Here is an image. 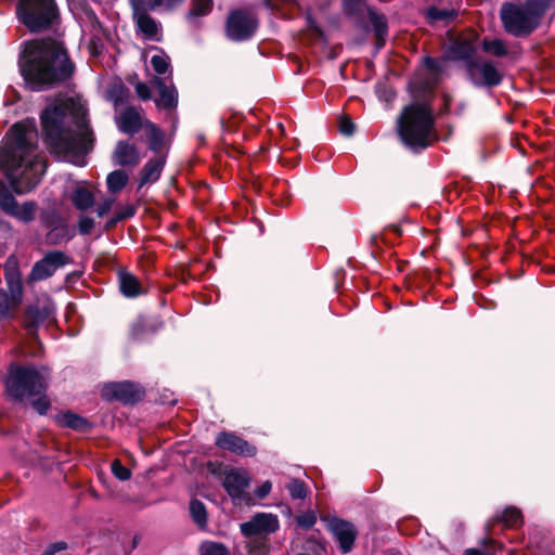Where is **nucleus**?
<instances>
[{
	"mask_svg": "<svg viewBox=\"0 0 555 555\" xmlns=\"http://www.w3.org/2000/svg\"><path fill=\"white\" fill-rule=\"evenodd\" d=\"M44 140L56 156L74 162L93 145L87 109L74 98H57L40 116Z\"/></svg>",
	"mask_w": 555,
	"mask_h": 555,
	"instance_id": "nucleus-1",
	"label": "nucleus"
},
{
	"mask_svg": "<svg viewBox=\"0 0 555 555\" xmlns=\"http://www.w3.org/2000/svg\"><path fill=\"white\" fill-rule=\"evenodd\" d=\"M37 129L34 124H15L0 147V163L16 194L33 191L46 171V162L37 151Z\"/></svg>",
	"mask_w": 555,
	"mask_h": 555,
	"instance_id": "nucleus-2",
	"label": "nucleus"
},
{
	"mask_svg": "<svg viewBox=\"0 0 555 555\" xmlns=\"http://www.w3.org/2000/svg\"><path fill=\"white\" fill-rule=\"evenodd\" d=\"M21 74L33 91H42L67 81L75 65L62 43L53 39L26 44L20 60Z\"/></svg>",
	"mask_w": 555,
	"mask_h": 555,
	"instance_id": "nucleus-3",
	"label": "nucleus"
},
{
	"mask_svg": "<svg viewBox=\"0 0 555 555\" xmlns=\"http://www.w3.org/2000/svg\"><path fill=\"white\" fill-rule=\"evenodd\" d=\"M434 124L429 105L413 103L406 106L398 118V133L405 146L420 152L435 141Z\"/></svg>",
	"mask_w": 555,
	"mask_h": 555,
	"instance_id": "nucleus-4",
	"label": "nucleus"
},
{
	"mask_svg": "<svg viewBox=\"0 0 555 555\" xmlns=\"http://www.w3.org/2000/svg\"><path fill=\"white\" fill-rule=\"evenodd\" d=\"M553 7V0H525L524 2H506L500 10L504 29L515 37H527L533 33L546 11Z\"/></svg>",
	"mask_w": 555,
	"mask_h": 555,
	"instance_id": "nucleus-5",
	"label": "nucleus"
},
{
	"mask_svg": "<svg viewBox=\"0 0 555 555\" xmlns=\"http://www.w3.org/2000/svg\"><path fill=\"white\" fill-rule=\"evenodd\" d=\"M47 387L46 376L30 366H16L11 369L7 382V390L15 400H24L40 396Z\"/></svg>",
	"mask_w": 555,
	"mask_h": 555,
	"instance_id": "nucleus-6",
	"label": "nucleus"
},
{
	"mask_svg": "<svg viewBox=\"0 0 555 555\" xmlns=\"http://www.w3.org/2000/svg\"><path fill=\"white\" fill-rule=\"evenodd\" d=\"M18 21L30 31L48 28L56 16L54 0H18L16 7Z\"/></svg>",
	"mask_w": 555,
	"mask_h": 555,
	"instance_id": "nucleus-7",
	"label": "nucleus"
},
{
	"mask_svg": "<svg viewBox=\"0 0 555 555\" xmlns=\"http://www.w3.org/2000/svg\"><path fill=\"white\" fill-rule=\"evenodd\" d=\"M465 72L469 81L477 88H493L503 80L502 72L488 60L469 61L465 65Z\"/></svg>",
	"mask_w": 555,
	"mask_h": 555,
	"instance_id": "nucleus-8",
	"label": "nucleus"
},
{
	"mask_svg": "<svg viewBox=\"0 0 555 555\" xmlns=\"http://www.w3.org/2000/svg\"><path fill=\"white\" fill-rule=\"evenodd\" d=\"M258 22L251 13L236 10L228 16L225 33L233 41H244L255 34Z\"/></svg>",
	"mask_w": 555,
	"mask_h": 555,
	"instance_id": "nucleus-9",
	"label": "nucleus"
},
{
	"mask_svg": "<svg viewBox=\"0 0 555 555\" xmlns=\"http://www.w3.org/2000/svg\"><path fill=\"white\" fill-rule=\"evenodd\" d=\"M70 261L72 259L61 250L49 251L42 259L35 262L28 280L30 282L47 280L52 276L57 269Z\"/></svg>",
	"mask_w": 555,
	"mask_h": 555,
	"instance_id": "nucleus-10",
	"label": "nucleus"
},
{
	"mask_svg": "<svg viewBox=\"0 0 555 555\" xmlns=\"http://www.w3.org/2000/svg\"><path fill=\"white\" fill-rule=\"evenodd\" d=\"M279 518L273 514L257 513L249 521L240 525L241 532L246 538L262 537L278 531Z\"/></svg>",
	"mask_w": 555,
	"mask_h": 555,
	"instance_id": "nucleus-11",
	"label": "nucleus"
},
{
	"mask_svg": "<svg viewBox=\"0 0 555 555\" xmlns=\"http://www.w3.org/2000/svg\"><path fill=\"white\" fill-rule=\"evenodd\" d=\"M103 391L107 399H116L124 403H135L144 396V390L138 384L128 380L111 383Z\"/></svg>",
	"mask_w": 555,
	"mask_h": 555,
	"instance_id": "nucleus-12",
	"label": "nucleus"
},
{
	"mask_svg": "<svg viewBox=\"0 0 555 555\" xmlns=\"http://www.w3.org/2000/svg\"><path fill=\"white\" fill-rule=\"evenodd\" d=\"M249 476L244 469H230L224 472L222 485L234 502H241L249 487Z\"/></svg>",
	"mask_w": 555,
	"mask_h": 555,
	"instance_id": "nucleus-13",
	"label": "nucleus"
},
{
	"mask_svg": "<svg viewBox=\"0 0 555 555\" xmlns=\"http://www.w3.org/2000/svg\"><path fill=\"white\" fill-rule=\"evenodd\" d=\"M328 529L339 543V547L344 554L349 553L357 538L356 527L346 520L333 518L328 521Z\"/></svg>",
	"mask_w": 555,
	"mask_h": 555,
	"instance_id": "nucleus-14",
	"label": "nucleus"
},
{
	"mask_svg": "<svg viewBox=\"0 0 555 555\" xmlns=\"http://www.w3.org/2000/svg\"><path fill=\"white\" fill-rule=\"evenodd\" d=\"M53 307L50 304L29 305L25 309L23 325L28 335L36 337L39 326L52 314Z\"/></svg>",
	"mask_w": 555,
	"mask_h": 555,
	"instance_id": "nucleus-15",
	"label": "nucleus"
},
{
	"mask_svg": "<svg viewBox=\"0 0 555 555\" xmlns=\"http://www.w3.org/2000/svg\"><path fill=\"white\" fill-rule=\"evenodd\" d=\"M216 444L220 449L230 451L236 455L254 456L257 452L256 447L249 444L234 433H220L216 438Z\"/></svg>",
	"mask_w": 555,
	"mask_h": 555,
	"instance_id": "nucleus-16",
	"label": "nucleus"
},
{
	"mask_svg": "<svg viewBox=\"0 0 555 555\" xmlns=\"http://www.w3.org/2000/svg\"><path fill=\"white\" fill-rule=\"evenodd\" d=\"M145 120L146 119H143L140 111L133 106L125 107L115 117L119 131L131 135L138 133L141 129H144Z\"/></svg>",
	"mask_w": 555,
	"mask_h": 555,
	"instance_id": "nucleus-17",
	"label": "nucleus"
},
{
	"mask_svg": "<svg viewBox=\"0 0 555 555\" xmlns=\"http://www.w3.org/2000/svg\"><path fill=\"white\" fill-rule=\"evenodd\" d=\"M132 17L138 31L146 40L159 41L162 25L149 13L132 12Z\"/></svg>",
	"mask_w": 555,
	"mask_h": 555,
	"instance_id": "nucleus-18",
	"label": "nucleus"
},
{
	"mask_svg": "<svg viewBox=\"0 0 555 555\" xmlns=\"http://www.w3.org/2000/svg\"><path fill=\"white\" fill-rule=\"evenodd\" d=\"M23 301V295L0 289V322L13 320Z\"/></svg>",
	"mask_w": 555,
	"mask_h": 555,
	"instance_id": "nucleus-19",
	"label": "nucleus"
},
{
	"mask_svg": "<svg viewBox=\"0 0 555 555\" xmlns=\"http://www.w3.org/2000/svg\"><path fill=\"white\" fill-rule=\"evenodd\" d=\"M114 160L121 167L135 166L140 162V155L134 144L119 141L113 154Z\"/></svg>",
	"mask_w": 555,
	"mask_h": 555,
	"instance_id": "nucleus-20",
	"label": "nucleus"
},
{
	"mask_svg": "<svg viewBox=\"0 0 555 555\" xmlns=\"http://www.w3.org/2000/svg\"><path fill=\"white\" fill-rule=\"evenodd\" d=\"M165 163V156L162 155L150 159L140 171L139 188L155 183L160 178Z\"/></svg>",
	"mask_w": 555,
	"mask_h": 555,
	"instance_id": "nucleus-21",
	"label": "nucleus"
},
{
	"mask_svg": "<svg viewBox=\"0 0 555 555\" xmlns=\"http://www.w3.org/2000/svg\"><path fill=\"white\" fill-rule=\"evenodd\" d=\"M155 86L158 88L159 98L156 104L166 109H172L178 104V91L173 86H167L160 78H155Z\"/></svg>",
	"mask_w": 555,
	"mask_h": 555,
	"instance_id": "nucleus-22",
	"label": "nucleus"
},
{
	"mask_svg": "<svg viewBox=\"0 0 555 555\" xmlns=\"http://www.w3.org/2000/svg\"><path fill=\"white\" fill-rule=\"evenodd\" d=\"M69 199L73 206L80 211H87L95 204V197L93 193L86 186L81 185L76 186L70 192Z\"/></svg>",
	"mask_w": 555,
	"mask_h": 555,
	"instance_id": "nucleus-23",
	"label": "nucleus"
},
{
	"mask_svg": "<svg viewBox=\"0 0 555 555\" xmlns=\"http://www.w3.org/2000/svg\"><path fill=\"white\" fill-rule=\"evenodd\" d=\"M4 279L7 283V288H4V291H9L21 295L24 294L22 276L15 261L9 260L5 263Z\"/></svg>",
	"mask_w": 555,
	"mask_h": 555,
	"instance_id": "nucleus-24",
	"label": "nucleus"
},
{
	"mask_svg": "<svg viewBox=\"0 0 555 555\" xmlns=\"http://www.w3.org/2000/svg\"><path fill=\"white\" fill-rule=\"evenodd\" d=\"M106 98L117 108L127 104L131 98V92L120 80L114 81L106 90Z\"/></svg>",
	"mask_w": 555,
	"mask_h": 555,
	"instance_id": "nucleus-25",
	"label": "nucleus"
},
{
	"mask_svg": "<svg viewBox=\"0 0 555 555\" xmlns=\"http://www.w3.org/2000/svg\"><path fill=\"white\" fill-rule=\"evenodd\" d=\"M119 288L124 296L132 298L143 293L140 281L131 273L119 272Z\"/></svg>",
	"mask_w": 555,
	"mask_h": 555,
	"instance_id": "nucleus-26",
	"label": "nucleus"
},
{
	"mask_svg": "<svg viewBox=\"0 0 555 555\" xmlns=\"http://www.w3.org/2000/svg\"><path fill=\"white\" fill-rule=\"evenodd\" d=\"M475 47L469 41H455L449 49V57L452 60L464 61V66L474 59Z\"/></svg>",
	"mask_w": 555,
	"mask_h": 555,
	"instance_id": "nucleus-27",
	"label": "nucleus"
},
{
	"mask_svg": "<svg viewBox=\"0 0 555 555\" xmlns=\"http://www.w3.org/2000/svg\"><path fill=\"white\" fill-rule=\"evenodd\" d=\"M57 422L63 427H68L79 431H87L91 428L90 422L75 413L66 412L57 416Z\"/></svg>",
	"mask_w": 555,
	"mask_h": 555,
	"instance_id": "nucleus-28",
	"label": "nucleus"
},
{
	"mask_svg": "<svg viewBox=\"0 0 555 555\" xmlns=\"http://www.w3.org/2000/svg\"><path fill=\"white\" fill-rule=\"evenodd\" d=\"M492 521L502 522L507 528H515L522 522V515L517 507L508 506L496 513Z\"/></svg>",
	"mask_w": 555,
	"mask_h": 555,
	"instance_id": "nucleus-29",
	"label": "nucleus"
},
{
	"mask_svg": "<svg viewBox=\"0 0 555 555\" xmlns=\"http://www.w3.org/2000/svg\"><path fill=\"white\" fill-rule=\"evenodd\" d=\"M369 17L376 37V44L382 48L388 34L387 20L385 15L376 12H370Z\"/></svg>",
	"mask_w": 555,
	"mask_h": 555,
	"instance_id": "nucleus-30",
	"label": "nucleus"
},
{
	"mask_svg": "<svg viewBox=\"0 0 555 555\" xmlns=\"http://www.w3.org/2000/svg\"><path fill=\"white\" fill-rule=\"evenodd\" d=\"M144 131L147 137L149 147L158 152L163 147L165 134L163 130L149 119L145 120Z\"/></svg>",
	"mask_w": 555,
	"mask_h": 555,
	"instance_id": "nucleus-31",
	"label": "nucleus"
},
{
	"mask_svg": "<svg viewBox=\"0 0 555 555\" xmlns=\"http://www.w3.org/2000/svg\"><path fill=\"white\" fill-rule=\"evenodd\" d=\"M35 210L36 204L34 202H26L22 206L17 203L10 216L27 223L34 220Z\"/></svg>",
	"mask_w": 555,
	"mask_h": 555,
	"instance_id": "nucleus-32",
	"label": "nucleus"
},
{
	"mask_svg": "<svg viewBox=\"0 0 555 555\" xmlns=\"http://www.w3.org/2000/svg\"><path fill=\"white\" fill-rule=\"evenodd\" d=\"M456 16V11L453 9H441L430 7L426 10V17L429 22H449Z\"/></svg>",
	"mask_w": 555,
	"mask_h": 555,
	"instance_id": "nucleus-33",
	"label": "nucleus"
},
{
	"mask_svg": "<svg viewBox=\"0 0 555 555\" xmlns=\"http://www.w3.org/2000/svg\"><path fill=\"white\" fill-rule=\"evenodd\" d=\"M128 182V175L122 170H115L107 176V189L112 193L121 191Z\"/></svg>",
	"mask_w": 555,
	"mask_h": 555,
	"instance_id": "nucleus-34",
	"label": "nucleus"
},
{
	"mask_svg": "<svg viewBox=\"0 0 555 555\" xmlns=\"http://www.w3.org/2000/svg\"><path fill=\"white\" fill-rule=\"evenodd\" d=\"M214 5V0H192L191 8L188 12V18L192 20L199 16H205L210 13Z\"/></svg>",
	"mask_w": 555,
	"mask_h": 555,
	"instance_id": "nucleus-35",
	"label": "nucleus"
},
{
	"mask_svg": "<svg viewBox=\"0 0 555 555\" xmlns=\"http://www.w3.org/2000/svg\"><path fill=\"white\" fill-rule=\"evenodd\" d=\"M270 543L267 537L251 538L248 542L249 555H269Z\"/></svg>",
	"mask_w": 555,
	"mask_h": 555,
	"instance_id": "nucleus-36",
	"label": "nucleus"
},
{
	"mask_svg": "<svg viewBox=\"0 0 555 555\" xmlns=\"http://www.w3.org/2000/svg\"><path fill=\"white\" fill-rule=\"evenodd\" d=\"M190 513L193 520L199 526L205 527L207 524V512L203 502L199 500H192L190 503Z\"/></svg>",
	"mask_w": 555,
	"mask_h": 555,
	"instance_id": "nucleus-37",
	"label": "nucleus"
},
{
	"mask_svg": "<svg viewBox=\"0 0 555 555\" xmlns=\"http://www.w3.org/2000/svg\"><path fill=\"white\" fill-rule=\"evenodd\" d=\"M482 49L485 52L494 56H505L507 54V48L501 39H483Z\"/></svg>",
	"mask_w": 555,
	"mask_h": 555,
	"instance_id": "nucleus-38",
	"label": "nucleus"
},
{
	"mask_svg": "<svg viewBox=\"0 0 555 555\" xmlns=\"http://www.w3.org/2000/svg\"><path fill=\"white\" fill-rule=\"evenodd\" d=\"M130 5L137 13L159 12L157 0H130Z\"/></svg>",
	"mask_w": 555,
	"mask_h": 555,
	"instance_id": "nucleus-39",
	"label": "nucleus"
},
{
	"mask_svg": "<svg viewBox=\"0 0 555 555\" xmlns=\"http://www.w3.org/2000/svg\"><path fill=\"white\" fill-rule=\"evenodd\" d=\"M17 202L11 192L4 185H0V208L10 216Z\"/></svg>",
	"mask_w": 555,
	"mask_h": 555,
	"instance_id": "nucleus-40",
	"label": "nucleus"
},
{
	"mask_svg": "<svg viewBox=\"0 0 555 555\" xmlns=\"http://www.w3.org/2000/svg\"><path fill=\"white\" fill-rule=\"evenodd\" d=\"M72 237L66 227H56L47 234V242L51 245H57L62 242H68Z\"/></svg>",
	"mask_w": 555,
	"mask_h": 555,
	"instance_id": "nucleus-41",
	"label": "nucleus"
},
{
	"mask_svg": "<svg viewBox=\"0 0 555 555\" xmlns=\"http://www.w3.org/2000/svg\"><path fill=\"white\" fill-rule=\"evenodd\" d=\"M153 69L158 74L163 75L167 73L170 64L169 59L166 55H153L151 60Z\"/></svg>",
	"mask_w": 555,
	"mask_h": 555,
	"instance_id": "nucleus-42",
	"label": "nucleus"
},
{
	"mask_svg": "<svg viewBox=\"0 0 555 555\" xmlns=\"http://www.w3.org/2000/svg\"><path fill=\"white\" fill-rule=\"evenodd\" d=\"M202 555H228V550L220 543L209 542L202 545Z\"/></svg>",
	"mask_w": 555,
	"mask_h": 555,
	"instance_id": "nucleus-43",
	"label": "nucleus"
},
{
	"mask_svg": "<svg viewBox=\"0 0 555 555\" xmlns=\"http://www.w3.org/2000/svg\"><path fill=\"white\" fill-rule=\"evenodd\" d=\"M111 468L114 476L121 481L128 480L131 477V472L119 460H114Z\"/></svg>",
	"mask_w": 555,
	"mask_h": 555,
	"instance_id": "nucleus-44",
	"label": "nucleus"
},
{
	"mask_svg": "<svg viewBox=\"0 0 555 555\" xmlns=\"http://www.w3.org/2000/svg\"><path fill=\"white\" fill-rule=\"evenodd\" d=\"M296 522L304 529H310L317 522V515L313 511H308L296 517Z\"/></svg>",
	"mask_w": 555,
	"mask_h": 555,
	"instance_id": "nucleus-45",
	"label": "nucleus"
},
{
	"mask_svg": "<svg viewBox=\"0 0 555 555\" xmlns=\"http://www.w3.org/2000/svg\"><path fill=\"white\" fill-rule=\"evenodd\" d=\"M287 490L293 499H304L306 496L305 483L300 480H293L287 485Z\"/></svg>",
	"mask_w": 555,
	"mask_h": 555,
	"instance_id": "nucleus-46",
	"label": "nucleus"
},
{
	"mask_svg": "<svg viewBox=\"0 0 555 555\" xmlns=\"http://www.w3.org/2000/svg\"><path fill=\"white\" fill-rule=\"evenodd\" d=\"M94 228V220L88 216H80L78 220V230L82 235H88Z\"/></svg>",
	"mask_w": 555,
	"mask_h": 555,
	"instance_id": "nucleus-47",
	"label": "nucleus"
},
{
	"mask_svg": "<svg viewBox=\"0 0 555 555\" xmlns=\"http://www.w3.org/2000/svg\"><path fill=\"white\" fill-rule=\"evenodd\" d=\"M338 127H339L340 133H343L344 135L350 137L354 132V124L347 116H344L339 119Z\"/></svg>",
	"mask_w": 555,
	"mask_h": 555,
	"instance_id": "nucleus-48",
	"label": "nucleus"
},
{
	"mask_svg": "<svg viewBox=\"0 0 555 555\" xmlns=\"http://www.w3.org/2000/svg\"><path fill=\"white\" fill-rule=\"evenodd\" d=\"M134 89H135L137 95L142 101H147L152 98V90L145 82H141V81L137 82L134 85Z\"/></svg>",
	"mask_w": 555,
	"mask_h": 555,
	"instance_id": "nucleus-49",
	"label": "nucleus"
},
{
	"mask_svg": "<svg viewBox=\"0 0 555 555\" xmlns=\"http://www.w3.org/2000/svg\"><path fill=\"white\" fill-rule=\"evenodd\" d=\"M114 203H115V199L111 198V197L102 201L95 209L98 217H100V218L104 217L112 209Z\"/></svg>",
	"mask_w": 555,
	"mask_h": 555,
	"instance_id": "nucleus-50",
	"label": "nucleus"
},
{
	"mask_svg": "<svg viewBox=\"0 0 555 555\" xmlns=\"http://www.w3.org/2000/svg\"><path fill=\"white\" fill-rule=\"evenodd\" d=\"M343 5L346 13L353 15L360 10L362 2L361 0H344Z\"/></svg>",
	"mask_w": 555,
	"mask_h": 555,
	"instance_id": "nucleus-51",
	"label": "nucleus"
},
{
	"mask_svg": "<svg viewBox=\"0 0 555 555\" xmlns=\"http://www.w3.org/2000/svg\"><path fill=\"white\" fill-rule=\"evenodd\" d=\"M424 65L434 74L442 72V63L439 60L426 56L424 59Z\"/></svg>",
	"mask_w": 555,
	"mask_h": 555,
	"instance_id": "nucleus-52",
	"label": "nucleus"
},
{
	"mask_svg": "<svg viewBox=\"0 0 555 555\" xmlns=\"http://www.w3.org/2000/svg\"><path fill=\"white\" fill-rule=\"evenodd\" d=\"M184 0H157L159 12L171 11Z\"/></svg>",
	"mask_w": 555,
	"mask_h": 555,
	"instance_id": "nucleus-53",
	"label": "nucleus"
},
{
	"mask_svg": "<svg viewBox=\"0 0 555 555\" xmlns=\"http://www.w3.org/2000/svg\"><path fill=\"white\" fill-rule=\"evenodd\" d=\"M135 209L132 206H126L122 208L120 212L117 214V216L109 222V224H115L118 221H121L124 219L130 218L134 215Z\"/></svg>",
	"mask_w": 555,
	"mask_h": 555,
	"instance_id": "nucleus-54",
	"label": "nucleus"
},
{
	"mask_svg": "<svg viewBox=\"0 0 555 555\" xmlns=\"http://www.w3.org/2000/svg\"><path fill=\"white\" fill-rule=\"evenodd\" d=\"M272 489V483L270 481H264L260 487L255 490V495L259 499L266 498Z\"/></svg>",
	"mask_w": 555,
	"mask_h": 555,
	"instance_id": "nucleus-55",
	"label": "nucleus"
},
{
	"mask_svg": "<svg viewBox=\"0 0 555 555\" xmlns=\"http://www.w3.org/2000/svg\"><path fill=\"white\" fill-rule=\"evenodd\" d=\"M66 543L65 542H56L52 545H50L44 552L42 555H54L56 552L59 551H63L66 548Z\"/></svg>",
	"mask_w": 555,
	"mask_h": 555,
	"instance_id": "nucleus-56",
	"label": "nucleus"
},
{
	"mask_svg": "<svg viewBox=\"0 0 555 555\" xmlns=\"http://www.w3.org/2000/svg\"><path fill=\"white\" fill-rule=\"evenodd\" d=\"M35 409L40 413L44 414L47 410L49 409V402L46 398H39L38 400L34 401Z\"/></svg>",
	"mask_w": 555,
	"mask_h": 555,
	"instance_id": "nucleus-57",
	"label": "nucleus"
},
{
	"mask_svg": "<svg viewBox=\"0 0 555 555\" xmlns=\"http://www.w3.org/2000/svg\"><path fill=\"white\" fill-rule=\"evenodd\" d=\"M463 555H493L492 553H490L489 551H481V550H478V548H468L464 552Z\"/></svg>",
	"mask_w": 555,
	"mask_h": 555,
	"instance_id": "nucleus-58",
	"label": "nucleus"
},
{
	"mask_svg": "<svg viewBox=\"0 0 555 555\" xmlns=\"http://www.w3.org/2000/svg\"><path fill=\"white\" fill-rule=\"evenodd\" d=\"M483 543H487V544H489L491 546H493L495 544V542L493 540H485Z\"/></svg>",
	"mask_w": 555,
	"mask_h": 555,
	"instance_id": "nucleus-59",
	"label": "nucleus"
},
{
	"mask_svg": "<svg viewBox=\"0 0 555 555\" xmlns=\"http://www.w3.org/2000/svg\"><path fill=\"white\" fill-rule=\"evenodd\" d=\"M553 5L555 7V0H553Z\"/></svg>",
	"mask_w": 555,
	"mask_h": 555,
	"instance_id": "nucleus-60",
	"label": "nucleus"
}]
</instances>
